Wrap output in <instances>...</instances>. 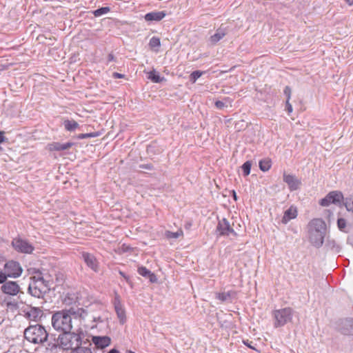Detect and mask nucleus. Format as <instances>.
<instances>
[{
  "mask_svg": "<svg viewBox=\"0 0 353 353\" xmlns=\"http://www.w3.org/2000/svg\"><path fill=\"white\" fill-rule=\"evenodd\" d=\"M327 230V225L322 219H312L307 225L308 241L314 247L321 248L323 244Z\"/></svg>",
  "mask_w": 353,
  "mask_h": 353,
  "instance_id": "1",
  "label": "nucleus"
},
{
  "mask_svg": "<svg viewBox=\"0 0 353 353\" xmlns=\"http://www.w3.org/2000/svg\"><path fill=\"white\" fill-rule=\"evenodd\" d=\"M81 334L74 332H64L59 335L56 343H53L50 347L51 350L53 348L59 347L63 350L71 351L77 348L80 345H82Z\"/></svg>",
  "mask_w": 353,
  "mask_h": 353,
  "instance_id": "2",
  "label": "nucleus"
},
{
  "mask_svg": "<svg viewBox=\"0 0 353 353\" xmlns=\"http://www.w3.org/2000/svg\"><path fill=\"white\" fill-rule=\"evenodd\" d=\"M51 323L52 327L57 332H69L72 329V317L67 310L54 312L52 316Z\"/></svg>",
  "mask_w": 353,
  "mask_h": 353,
  "instance_id": "3",
  "label": "nucleus"
},
{
  "mask_svg": "<svg viewBox=\"0 0 353 353\" xmlns=\"http://www.w3.org/2000/svg\"><path fill=\"white\" fill-rule=\"evenodd\" d=\"M24 337L30 343L43 344L47 341L48 333L43 325L37 324L30 325L24 330Z\"/></svg>",
  "mask_w": 353,
  "mask_h": 353,
  "instance_id": "4",
  "label": "nucleus"
},
{
  "mask_svg": "<svg viewBox=\"0 0 353 353\" xmlns=\"http://www.w3.org/2000/svg\"><path fill=\"white\" fill-rule=\"evenodd\" d=\"M28 286L29 293L37 298L42 297L50 290L49 282L46 281L43 277L33 276Z\"/></svg>",
  "mask_w": 353,
  "mask_h": 353,
  "instance_id": "5",
  "label": "nucleus"
},
{
  "mask_svg": "<svg viewBox=\"0 0 353 353\" xmlns=\"http://www.w3.org/2000/svg\"><path fill=\"white\" fill-rule=\"evenodd\" d=\"M293 316V310L290 307H285L275 310L272 312L274 319V327L277 328L284 326L290 322Z\"/></svg>",
  "mask_w": 353,
  "mask_h": 353,
  "instance_id": "6",
  "label": "nucleus"
},
{
  "mask_svg": "<svg viewBox=\"0 0 353 353\" xmlns=\"http://www.w3.org/2000/svg\"><path fill=\"white\" fill-rule=\"evenodd\" d=\"M12 245L17 252L24 254H31L34 250L30 242L21 238L13 239Z\"/></svg>",
  "mask_w": 353,
  "mask_h": 353,
  "instance_id": "7",
  "label": "nucleus"
},
{
  "mask_svg": "<svg viewBox=\"0 0 353 353\" xmlns=\"http://www.w3.org/2000/svg\"><path fill=\"white\" fill-rule=\"evenodd\" d=\"M5 272L8 277L17 278L21 276L23 269L20 263L14 261H9L4 265Z\"/></svg>",
  "mask_w": 353,
  "mask_h": 353,
  "instance_id": "8",
  "label": "nucleus"
},
{
  "mask_svg": "<svg viewBox=\"0 0 353 353\" xmlns=\"http://www.w3.org/2000/svg\"><path fill=\"white\" fill-rule=\"evenodd\" d=\"M216 232L219 236H229L230 234L236 236V232L230 225L229 221L225 218L219 220L216 225Z\"/></svg>",
  "mask_w": 353,
  "mask_h": 353,
  "instance_id": "9",
  "label": "nucleus"
},
{
  "mask_svg": "<svg viewBox=\"0 0 353 353\" xmlns=\"http://www.w3.org/2000/svg\"><path fill=\"white\" fill-rule=\"evenodd\" d=\"M82 259L86 265L94 272H97L99 270V263L97 258L90 253L83 252L81 254Z\"/></svg>",
  "mask_w": 353,
  "mask_h": 353,
  "instance_id": "10",
  "label": "nucleus"
},
{
  "mask_svg": "<svg viewBox=\"0 0 353 353\" xmlns=\"http://www.w3.org/2000/svg\"><path fill=\"white\" fill-rule=\"evenodd\" d=\"M1 290L4 294L15 296L19 293L20 288L15 281H6L1 285Z\"/></svg>",
  "mask_w": 353,
  "mask_h": 353,
  "instance_id": "11",
  "label": "nucleus"
},
{
  "mask_svg": "<svg viewBox=\"0 0 353 353\" xmlns=\"http://www.w3.org/2000/svg\"><path fill=\"white\" fill-rule=\"evenodd\" d=\"M114 305L117 317L119 319V322L121 324L125 323L126 321L125 311L121 303L120 298L118 295H117L114 298Z\"/></svg>",
  "mask_w": 353,
  "mask_h": 353,
  "instance_id": "12",
  "label": "nucleus"
},
{
  "mask_svg": "<svg viewBox=\"0 0 353 353\" xmlns=\"http://www.w3.org/2000/svg\"><path fill=\"white\" fill-rule=\"evenodd\" d=\"M237 292L235 290H229L216 294V299L223 303H232L236 299Z\"/></svg>",
  "mask_w": 353,
  "mask_h": 353,
  "instance_id": "13",
  "label": "nucleus"
},
{
  "mask_svg": "<svg viewBox=\"0 0 353 353\" xmlns=\"http://www.w3.org/2000/svg\"><path fill=\"white\" fill-rule=\"evenodd\" d=\"M43 312L39 307H30L25 311V316L30 321H37L42 316Z\"/></svg>",
  "mask_w": 353,
  "mask_h": 353,
  "instance_id": "14",
  "label": "nucleus"
},
{
  "mask_svg": "<svg viewBox=\"0 0 353 353\" xmlns=\"http://www.w3.org/2000/svg\"><path fill=\"white\" fill-rule=\"evenodd\" d=\"M92 341L98 349H104L110 345L111 339L107 336H94L92 338Z\"/></svg>",
  "mask_w": 353,
  "mask_h": 353,
  "instance_id": "15",
  "label": "nucleus"
},
{
  "mask_svg": "<svg viewBox=\"0 0 353 353\" xmlns=\"http://www.w3.org/2000/svg\"><path fill=\"white\" fill-rule=\"evenodd\" d=\"M283 181L285 182L291 191L296 190L299 188L301 182L294 175L283 174Z\"/></svg>",
  "mask_w": 353,
  "mask_h": 353,
  "instance_id": "16",
  "label": "nucleus"
},
{
  "mask_svg": "<svg viewBox=\"0 0 353 353\" xmlns=\"http://www.w3.org/2000/svg\"><path fill=\"white\" fill-rule=\"evenodd\" d=\"M69 315L74 319H79L80 320H84L88 316V312L82 307H70L67 310Z\"/></svg>",
  "mask_w": 353,
  "mask_h": 353,
  "instance_id": "17",
  "label": "nucleus"
},
{
  "mask_svg": "<svg viewBox=\"0 0 353 353\" xmlns=\"http://www.w3.org/2000/svg\"><path fill=\"white\" fill-rule=\"evenodd\" d=\"M297 215V208L295 206L291 205L287 210L284 212L281 222L283 224H287L290 220L296 218Z\"/></svg>",
  "mask_w": 353,
  "mask_h": 353,
  "instance_id": "18",
  "label": "nucleus"
},
{
  "mask_svg": "<svg viewBox=\"0 0 353 353\" xmlns=\"http://www.w3.org/2000/svg\"><path fill=\"white\" fill-rule=\"evenodd\" d=\"M74 145L72 142L61 143L59 142H53L48 144V148L50 151H63L70 149Z\"/></svg>",
  "mask_w": 353,
  "mask_h": 353,
  "instance_id": "19",
  "label": "nucleus"
},
{
  "mask_svg": "<svg viewBox=\"0 0 353 353\" xmlns=\"http://www.w3.org/2000/svg\"><path fill=\"white\" fill-rule=\"evenodd\" d=\"M166 14L164 11L151 12L147 13L144 18L147 21H159L165 17Z\"/></svg>",
  "mask_w": 353,
  "mask_h": 353,
  "instance_id": "20",
  "label": "nucleus"
},
{
  "mask_svg": "<svg viewBox=\"0 0 353 353\" xmlns=\"http://www.w3.org/2000/svg\"><path fill=\"white\" fill-rule=\"evenodd\" d=\"M138 272L142 276L148 278L151 283H155L157 281V278L156 275L154 273H152L150 270L147 269L145 267L139 268Z\"/></svg>",
  "mask_w": 353,
  "mask_h": 353,
  "instance_id": "21",
  "label": "nucleus"
},
{
  "mask_svg": "<svg viewBox=\"0 0 353 353\" xmlns=\"http://www.w3.org/2000/svg\"><path fill=\"white\" fill-rule=\"evenodd\" d=\"M225 35V31L221 28H219L216 32L210 37V41L212 44L214 45L219 42Z\"/></svg>",
  "mask_w": 353,
  "mask_h": 353,
  "instance_id": "22",
  "label": "nucleus"
},
{
  "mask_svg": "<svg viewBox=\"0 0 353 353\" xmlns=\"http://www.w3.org/2000/svg\"><path fill=\"white\" fill-rule=\"evenodd\" d=\"M82 344H83V345H80L77 348L72 350L70 353H92L91 348L90 347V346L92 345L91 343H88V347L85 346L86 344L85 342H83Z\"/></svg>",
  "mask_w": 353,
  "mask_h": 353,
  "instance_id": "23",
  "label": "nucleus"
},
{
  "mask_svg": "<svg viewBox=\"0 0 353 353\" xmlns=\"http://www.w3.org/2000/svg\"><path fill=\"white\" fill-rule=\"evenodd\" d=\"M148 79L154 83H161L165 80V78L161 77L154 69L148 73Z\"/></svg>",
  "mask_w": 353,
  "mask_h": 353,
  "instance_id": "24",
  "label": "nucleus"
},
{
  "mask_svg": "<svg viewBox=\"0 0 353 353\" xmlns=\"http://www.w3.org/2000/svg\"><path fill=\"white\" fill-rule=\"evenodd\" d=\"M63 124L65 130L70 132L74 131L79 127V123L74 120H65Z\"/></svg>",
  "mask_w": 353,
  "mask_h": 353,
  "instance_id": "25",
  "label": "nucleus"
},
{
  "mask_svg": "<svg viewBox=\"0 0 353 353\" xmlns=\"http://www.w3.org/2000/svg\"><path fill=\"white\" fill-rule=\"evenodd\" d=\"M271 167L270 161L267 159L261 160L259 161V168L261 170L266 172L270 170Z\"/></svg>",
  "mask_w": 353,
  "mask_h": 353,
  "instance_id": "26",
  "label": "nucleus"
},
{
  "mask_svg": "<svg viewBox=\"0 0 353 353\" xmlns=\"http://www.w3.org/2000/svg\"><path fill=\"white\" fill-rule=\"evenodd\" d=\"M110 10L109 7H102L99 9L95 10L93 12V14L95 17H100L103 14L108 13Z\"/></svg>",
  "mask_w": 353,
  "mask_h": 353,
  "instance_id": "27",
  "label": "nucleus"
},
{
  "mask_svg": "<svg viewBox=\"0 0 353 353\" xmlns=\"http://www.w3.org/2000/svg\"><path fill=\"white\" fill-rule=\"evenodd\" d=\"M252 163L249 161H245L241 166L244 176H248L250 173Z\"/></svg>",
  "mask_w": 353,
  "mask_h": 353,
  "instance_id": "28",
  "label": "nucleus"
},
{
  "mask_svg": "<svg viewBox=\"0 0 353 353\" xmlns=\"http://www.w3.org/2000/svg\"><path fill=\"white\" fill-rule=\"evenodd\" d=\"M149 46L151 48H159L161 46L160 39L156 37H153L150 39Z\"/></svg>",
  "mask_w": 353,
  "mask_h": 353,
  "instance_id": "29",
  "label": "nucleus"
},
{
  "mask_svg": "<svg viewBox=\"0 0 353 353\" xmlns=\"http://www.w3.org/2000/svg\"><path fill=\"white\" fill-rule=\"evenodd\" d=\"M203 74V72H201L200 70H195L192 72L190 74V80L192 82H195L199 78L201 77V75Z\"/></svg>",
  "mask_w": 353,
  "mask_h": 353,
  "instance_id": "30",
  "label": "nucleus"
},
{
  "mask_svg": "<svg viewBox=\"0 0 353 353\" xmlns=\"http://www.w3.org/2000/svg\"><path fill=\"white\" fill-rule=\"evenodd\" d=\"M181 235H183V231L182 230H179V231L176 232H167V237L170 238V239H177V238H179Z\"/></svg>",
  "mask_w": 353,
  "mask_h": 353,
  "instance_id": "31",
  "label": "nucleus"
},
{
  "mask_svg": "<svg viewBox=\"0 0 353 353\" xmlns=\"http://www.w3.org/2000/svg\"><path fill=\"white\" fill-rule=\"evenodd\" d=\"M337 226L341 231H345L346 227V220L343 218H339L337 220Z\"/></svg>",
  "mask_w": 353,
  "mask_h": 353,
  "instance_id": "32",
  "label": "nucleus"
},
{
  "mask_svg": "<svg viewBox=\"0 0 353 353\" xmlns=\"http://www.w3.org/2000/svg\"><path fill=\"white\" fill-rule=\"evenodd\" d=\"M320 205H322V206H328L330 204L332 203L330 201V199H328V194H327V196L322 199L321 201H320Z\"/></svg>",
  "mask_w": 353,
  "mask_h": 353,
  "instance_id": "33",
  "label": "nucleus"
},
{
  "mask_svg": "<svg viewBox=\"0 0 353 353\" xmlns=\"http://www.w3.org/2000/svg\"><path fill=\"white\" fill-rule=\"evenodd\" d=\"M329 245L332 247V249H335L336 251H339L340 247L339 245H336V241L334 240H328Z\"/></svg>",
  "mask_w": 353,
  "mask_h": 353,
  "instance_id": "34",
  "label": "nucleus"
},
{
  "mask_svg": "<svg viewBox=\"0 0 353 353\" xmlns=\"http://www.w3.org/2000/svg\"><path fill=\"white\" fill-rule=\"evenodd\" d=\"M95 137V135L93 133H85V134H79L78 139H86V138H90V137Z\"/></svg>",
  "mask_w": 353,
  "mask_h": 353,
  "instance_id": "35",
  "label": "nucleus"
},
{
  "mask_svg": "<svg viewBox=\"0 0 353 353\" xmlns=\"http://www.w3.org/2000/svg\"><path fill=\"white\" fill-rule=\"evenodd\" d=\"M291 88L289 86H286L284 88V94L287 97V100L290 101L291 97Z\"/></svg>",
  "mask_w": 353,
  "mask_h": 353,
  "instance_id": "36",
  "label": "nucleus"
},
{
  "mask_svg": "<svg viewBox=\"0 0 353 353\" xmlns=\"http://www.w3.org/2000/svg\"><path fill=\"white\" fill-rule=\"evenodd\" d=\"M7 275L6 272H2L0 271V284H4V283L7 280Z\"/></svg>",
  "mask_w": 353,
  "mask_h": 353,
  "instance_id": "37",
  "label": "nucleus"
},
{
  "mask_svg": "<svg viewBox=\"0 0 353 353\" xmlns=\"http://www.w3.org/2000/svg\"><path fill=\"white\" fill-rule=\"evenodd\" d=\"M215 106L218 109H222L225 106V103L221 101H216L215 102Z\"/></svg>",
  "mask_w": 353,
  "mask_h": 353,
  "instance_id": "38",
  "label": "nucleus"
},
{
  "mask_svg": "<svg viewBox=\"0 0 353 353\" xmlns=\"http://www.w3.org/2000/svg\"><path fill=\"white\" fill-rule=\"evenodd\" d=\"M292 105H291V103L289 102L288 100L286 101V110L288 111V112L290 114L292 112Z\"/></svg>",
  "mask_w": 353,
  "mask_h": 353,
  "instance_id": "39",
  "label": "nucleus"
},
{
  "mask_svg": "<svg viewBox=\"0 0 353 353\" xmlns=\"http://www.w3.org/2000/svg\"><path fill=\"white\" fill-rule=\"evenodd\" d=\"M107 61H108V63H110L111 61H115L116 59H115L114 54L112 53L109 54L107 57Z\"/></svg>",
  "mask_w": 353,
  "mask_h": 353,
  "instance_id": "40",
  "label": "nucleus"
},
{
  "mask_svg": "<svg viewBox=\"0 0 353 353\" xmlns=\"http://www.w3.org/2000/svg\"><path fill=\"white\" fill-rule=\"evenodd\" d=\"M112 77L114 79H121V78H124L125 75L123 74L118 73V72H114L112 74Z\"/></svg>",
  "mask_w": 353,
  "mask_h": 353,
  "instance_id": "41",
  "label": "nucleus"
},
{
  "mask_svg": "<svg viewBox=\"0 0 353 353\" xmlns=\"http://www.w3.org/2000/svg\"><path fill=\"white\" fill-rule=\"evenodd\" d=\"M140 168L150 170L152 169V164H143V165H140Z\"/></svg>",
  "mask_w": 353,
  "mask_h": 353,
  "instance_id": "42",
  "label": "nucleus"
},
{
  "mask_svg": "<svg viewBox=\"0 0 353 353\" xmlns=\"http://www.w3.org/2000/svg\"><path fill=\"white\" fill-rule=\"evenodd\" d=\"M6 139V137L4 136V132L2 131H0V144L2 143Z\"/></svg>",
  "mask_w": 353,
  "mask_h": 353,
  "instance_id": "43",
  "label": "nucleus"
},
{
  "mask_svg": "<svg viewBox=\"0 0 353 353\" xmlns=\"http://www.w3.org/2000/svg\"><path fill=\"white\" fill-rule=\"evenodd\" d=\"M243 343H244L246 346L249 347L250 348L253 349V350L254 349V348L251 345V344L248 342V341H243Z\"/></svg>",
  "mask_w": 353,
  "mask_h": 353,
  "instance_id": "44",
  "label": "nucleus"
},
{
  "mask_svg": "<svg viewBox=\"0 0 353 353\" xmlns=\"http://www.w3.org/2000/svg\"><path fill=\"white\" fill-rule=\"evenodd\" d=\"M64 303L65 304H70L72 303V301L69 297H65L64 299Z\"/></svg>",
  "mask_w": 353,
  "mask_h": 353,
  "instance_id": "45",
  "label": "nucleus"
},
{
  "mask_svg": "<svg viewBox=\"0 0 353 353\" xmlns=\"http://www.w3.org/2000/svg\"><path fill=\"white\" fill-rule=\"evenodd\" d=\"M108 353H120L117 349H112Z\"/></svg>",
  "mask_w": 353,
  "mask_h": 353,
  "instance_id": "46",
  "label": "nucleus"
},
{
  "mask_svg": "<svg viewBox=\"0 0 353 353\" xmlns=\"http://www.w3.org/2000/svg\"><path fill=\"white\" fill-rule=\"evenodd\" d=\"M232 196H233V199L236 201L237 200V196H236V192L234 190H232Z\"/></svg>",
  "mask_w": 353,
  "mask_h": 353,
  "instance_id": "47",
  "label": "nucleus"
},
{
  "mask_svg": "<svg viewBox=\"0 0 353 353\" xmlns=\"http://www.w3.org/2000/svg\"><path fill=\"white\" fill-rule=\"evenodd\" d=\"M347 3L350 6H352L353 4V0H345Z\"/></svg>",
  "mask_w": 353,
  "mask_h": 353,
  "instance_id": "48",
  "label": "nucleus"
},
{
  "mask_svg": "<svg viewBox=\"0 0 353 353\" xmlns=\"http://www.w3.org/2000/svg\"><path fill=\"white\" fill-rule=\"evenodd\" d=\"M94 321L102 322V319H101V317L94 318Z\"/></svg>",
  "mask_w": 353,
  "mask_h": 353,
  "instance_id": "49",
  "label": "nucleus"
},
{
  "mask_svg": "<svg viewBox=\"0 0 353 353\" xmlns=\"http://www.w3.org/2000/svg\"><path fill=\"white\" fill-rule=\"evenodd\" d=\"M119 274H120L123 277H124L125 279H128V278H127V276H125V274L123 272L120 271V272H119Z\"/></svg>",
  "mask_w": 353,
  "mask_h": 353,
  "instance_id": "50",
  "label": "nucleus"
},
{
  "mask_svg": "<svg viewBox=\"0 0 353 353\" xmlns=\"http://www.w3.org/2000/svg\"><path fill=\"white\" fill-rule=\"evenodd\" d=\"M126 353H134V352H132V350H127Z\"/></svg>",
  "mask_w": 353,
  "mask_h": 353,
  "instance_id": "51",
  "label": "nucleus"
}]
</instances>
